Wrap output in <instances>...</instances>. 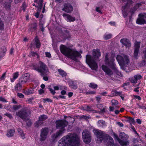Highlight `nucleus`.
I'll use <instances>...</instances> for the list:
<instances>
[{"label": "nucleus", "mask_w": 146, "mask_h": 146, "mask_svg": "<svg viewBox=\"0 0 146 146\" xmlns=\"http://www.w3.org/2000/svg\"><path fill=\"white\" fill-rule=\"evenodd\" d=\"M35 44L36 45V48H39L40 46V43L39 40L38 38H35Z\"/></svg>", "instance_id": "f704fd0d"}, {"label": "nucleus", "mask_w": 146, "mask_h": 146, "mask_svg": "<svg viewBox=\"0 0 146 146\" xmlns=\"http://www.w3.org/2000/svg\"><path fill=\"white\" fill-rule=\"evenodd\" d=\"M124 45L127 46H130V43L129 40L126 38H123L121 39L120 41Z\"/></svg>", "instance_id": "6ab92c4d"}, {"label": "nucleus", "mask_w": 146, "mask_h": 146, "mask_svg": "<svg viewBox=\"0 0 146 146\" xmlns=\"http://www.w3.org/2000/svg\"><path fill=\"white\" fill-rule=\"evenodd\" d=\"M0 101H1L3 102H7V101L5 100L4 98L2 97H0Z\"/></svg>", "instance_id": "4d7b16f0"}, {"label": "nucleus", "mask_w": 146, "mask_h": 146, "mask_svg": "<svg viewBox=\"0 0 146 146\" xmlns=\"http://www.w3.org/2000/svg\"><path fill=\"white\" fill-rule=\"evenodd\" d=\"M29 79V77L25 75H23L19 79V82L21 84L26 82Z\"/></svg>", "instance_id": "f3484780"}, {"label": "nucleus", "mask_w": 146, "mask_h": 146, "mask_svg": "<svg viewBox=\"0 0 146 146\" xmlns=\"http://www.w3.org/2000/svg\"><path fill=\"white\" fill-rule=\"evenodd\" d=\"M131 3V4H132V2L131 1V2H129V3H127V4H128L129 3ZM127 5H125L124 7H123L122 8H123V9L122 10V11L123 12V16H124L125 17L127 16V13L125 12V9L126 8V7H127Z\"/></svg>", "instance_id": "7c9ffc66"}, {"label": "nucleus", "mask_w": 146, "mask_h": 146, "mask_svg": "<svg viewBox=\"0 0 146 146\" xmlns=\"http://www.w3.org/2000/svg\"><path fill=\"white\" fill-rule=\"evenodd\" d=\"M90 118V117L85 115H82L80 117V119H88Z\"/></svg>", "instance_id": "603ef678"}, {"label": "nucleus", "mask_w": 146, "mask_h": 146, "mask_svg": "<svg viewBox=\"0 0 146 146\" xmlns=\"http://www.w3.org/2000/svg\"><path fill=\"white\" fill-rule=\"evenodd\" d=\"M19 76V74L18 72L14 73L13 74V79H11V82H13L14 81V80L16 79Z\"/></svg>", "instance_id": "c9c22d12"}, {"label": "nucleus", "mask_w": 146, "mask_h": 146, "mask_svg": "<svg viewBox=\"0 0 146 146\" xmlns=\"http://www.w3.org/2000/svg\"><path fill=\"white\" fill-rule=\"evenodd\" d=\"M41 121H40L39 120L38 121H37L35 124V126L36 127H38L40 125L42 124V122Z\"/></svg>", "instance_id": "79ce46f5"}, {"label": "nucleus", "mask_w": 146, "mask_h": 146, "mask_svg": "<svg viewBox=\"0 0 146 146\" xmlns=\"http://www.w3.org/2000/svg\"><path fill=\"white\" fill-rule=\"evenodd\" d=\"M15 133V131L13 130L10 129L8 131L7 134V136L8 137L13 136Z\"/></svg>", "instance_id": "c85d7f7f"}, {"label": "nucleus", "mask_w": 146, "mask_h": 146, "mask_svg": "<svg viewBox=\"0 0 146 146\" xmlns=\"http://www.w3.org/2000/svg\"><path fill=\"white\" fill-rule=\"evenodd\" d=\"M49 132V129L47 127L43 128L41 129L39 139L40 141L42 142L46 140L47 137Z\"/></svg>", "instance_id": "9b49d317"}, {"label": "nucleus", "mask_w": 146, "mask_h": 146, "mask_svg": "<svg viewBox=\"0 0 146 146\" xmlns=\"http://www.w3.org/2000/svg\"><path fill=\"white\" fill-rule=\"evenodd\" d=\"M47 118V117L46 115H41L39 118V120L42 121L45 120Z\"/></svg>", "instance_id": "e433bc0d"}, {"label": "nucleus", "mask_w": 146, "mask_h": 146, "mask_svg": "<svg viewBox=\"0 0 146 146\" xmlns=\"http://www.w3.org/2000/svg\"><path fill=\"white\" fill-rule=\"evenodd\" d=\"M139 65L141 66H143L146 65V57L143 56L142 57V60L140 62Z\"/></svg>", "instance_id": "bb28decb"}, {"label": "nucleus", "mask_w": 146, "mask_h": 146, "mask_svg": "<svg viewBox=\"0 0 146 146\" xmlns=\"http://www.w3.org/2000/svg\"><path fill=\"white\" fill-rule=\"evenodd\" d=\"M102 68L105 74L109 76H110L113 74V71L112 70L104 65L102 66Z\"/></svg>", "instance_id": "4468645a"}, {"label": "nucleus", "mask_w": 146, "mask_h": 146, "mask_svg": "<svg viewBox=\"0 0 146 146\" xmlns=\"http://www.w3.org/2000/svg\"><path fill=\"white\" fill-rule=\"evenodd\" d=\"M62 16L64 17L66 20L69 22L74 21L75 20V17H74L66 13H64Z\"/></svg>", "instance_id": "dca6fc26"}, {"label": "nucleus", "mask_w": 146, "mask_h": 146, "mask_svg": "<svg viewBox=\"0 0 146 146\" xmlns=\"http://www.w3.org/2000/svg\"><path fill=\"white\" fill-rule=\"evenodd\" d=\"M119 143L121 146H127L129 144L128 141H123L121 139H119Z\"/></svg>", "instance_id": "393cba45"}, {"label": "nucleus", "mask_w": 146, "mask_h": 146, "mask_svg": "<svg viewBox=\"0 0 146 146\" xmlns=\"http://www.w3.org/2000/svg\"><path fill=\"white\" fill-rule=\"evenodd\" d=\"M5 115L7 116L11 119L13 118V117L12 116L11 114L9 113H6L5 114Z\"/></svg>", "instance_id": "13d9d810"}, {"label": "nucleus", "mask_w": 146, "mask_h": 146, "mask_svg": "<svg viewBox=\"0 0 146 146\" xmlns=\"http://www.w3.org/2000/svg\"><path fill=\"white\" fill-rule=\"evenodd\" d=\"M89 86L94 89H96L97 88L98 86L94 83H91L88 85Z\"/></svg>", "instance_id": "72a5a7b5"}, {"label": "nucleus", "mask_w": 146, "mask_h": 146, "mask_svg": "<svg viewBox=\"0 0 146 146\" xmlns=\"http://www.w3.org/2000/svg\"><path fill=\"white\" fill-rule=\"evenodd\" d=\"M62 10L67 13H70L73 11V7L70 4L66 3L64 5V7Z\"/></svg>", "instance_id": "ddd939ff"}, {"label": "nucleus", "mask_w": 146, "mask_h": 146, "mask_svg": "<svg viewBox=\"0 0 146 146\" xmlns=\"http://www.w3.org/2000/svg\"><path fill=\"white\" fill-rule=\"evenodd\" d=\"M22 88V84L19 82V83L17 84L15 87V90L17 92L20 91L21 90Z\"/></svg>", "instance_id": "cd10ccee"}, {"label": "nucleus", "mask_w": 146, "mask_h": 146, "mask_svg": "<svg viewBox=\"0 0 146 146\" xmlns=\"http://www.w3.org/2000/svg\"><path fill=\"white\" fill-rule=\"evenodd\" d=\"M113 135H114V138L115 139H117V140L119 142V139H121L118 138V135L117 134H116L115 133Z\"/></svg>", "instance_id": "bf43d9fd"}, {"label": "nucleus", "mask_w": 146, "mask_h": 146, "mask_svg": "<svg viewBox=\"0 0 146 146\" xmlns=\"http://www.w3.org/2000/svg\"><path fill=\"white\" fill-rule=\"evenodd\" d=\"M39 93L40 94H42L44 93V91L42 89H40L38 91Z\"/></svg>", "instance_id": "338daca9"}, {"label": "nucleus", "mask_w": 146, "mask_h": 146, "mask_svg": "<svg viewBox=\"0 0 146 146\" xmlns=\"http://www.w3.org/2000/svg\"><path fill=\"white\" fill-rule=\"evenodd\" d=\"M66 93V92L64 90H63L61 92V94L62 95H64Z\"/></svg>", "instance_id": "774afa93"}, {"label": "nucleus", "mask_w": 146, "mask_h": 146, "mask_svg": "<svg viewBox=\"0 0 146 146\" xmlns=\"http://www.w3.org/2000/svg\"><path fill=\"white\" fill-rule=\"evenodd\" d=\"M140 42H135L134 43V50L133 57L137 59L138 58V54L139 52V48L140 47Z\"/></svg>", "instance_id": "f8f14e48"}, {"label": "nucleus", "mask_w": 146, "mask_h": 146, "mask_svg": "<svg viewBox=\"0 0 146 146\" xmlns=\"http://www.w3.org/2000/svg\"><path fill=\"white\" fill-rule=\"evenodd\" d=\"M37 30V25L36 23H33L29 26V31H34Z\"/></svg>", "instance_id": "aec40b11"}, {"label": "nucleus", "mask_w": 146, "mask_h": 146, "mask_svg": "<svg viewBox=\"0 0 146 146\" xmlns=\"http://www.w3.org/2000/svg\"><path fill=\"white\" fill-rule=\"evenodd\" d=\"M4 28V25L2 21L0 18V30H2Z\"/></svg>", "instance_id": "c03bdc74"}, {"label": "nucleus", "mask_w": 146, "mask_h": 146, "mask_svg": "<svg viewBox=\"0 0 146 146\" xmlns=\"http://www.w3.org/2000/svg\"><path fill=\"white\" fill-rule=\"evenodd\" d=\"M58 71L59 72V74L62 77H65L66 75V73L62 70L58 69Z\"/></svg>", "instance_id": "473e14b6"}, {"label": "nucleus", "mask_w": 146, "mask_h": 146, "mask_svg": "<svg viewBox=\"0 0 146 146\" xmlns=\"http://www.w3.org/2000/svg\"><path fill=\"white\" fill-rule=\"evenodd\" d=\"M97 107L101 110V113H105L106 112V107L104 106L102 104H98L97 105Z\"/></svg>", "instance_id": "4be33fe9"}, {"label": "nucleus", "mask_w": 146, "mask_h": 146, "mask_svg": "<svg viewBox=\"0 0 146 146\" xmlns=\"http://www.w3.org/2000/svg\"><path fill=\"white\" fill-rule=\"evenodd\" d=\"M134 78L137 81L138 80L140 79L141 78V76L140 75H135L134 76Z\"/></svg>", "instance_id": "09e8293b"}, {"label": "nucleus", "mask_w": 146, "mask_h": 146, "mask_svg": "<svg viewBox=\"0 0 146 146\" xmlns=\"http://www.w3.org/2000/svg\"><path fill=\"white\" fill-rule=\"evenodd\" d=\"M98 125L100 127H104L106 126V123L103 120H99L98 122Z\"/></svg>", "instance_id": "2f4dec72"}, {"label": "nucleus", "mask_w": 146, "mask_h": 146, "mask_svg": "<svg viewBox=\"0 0 146 146\" xmlns=\"http://www.w3.org/2000/svg\"><path fill=\"white\" fill-rule=\"evenodd\" d=\"M105 63L108 66L112 69H116L114 63V59L112 57H109L108 53H106L105 56Z\"/></svg>", "instance_id": "6e6552de"}, {"label": "nucleus", "mask_w": 146, "mask_h": 146, "mask_svg": "<svg viewBox=\"0 0 146 146\" xmlns=\"http://www.w3.org/2000/svg\"><path fill=\"white\" fill-rule=\"evenodd\" d=\"M128 120L129 121V122L131 123H135V120L134 119L131 117H129Z\"/></svg>", "instance_id": "5fc2aeb1"}, {"label": "nucleus", "mask_w": 146, "mask_h": 146, "mask_svg": "<svg viewBox=\"0 0 146 146\" xmlns=\"http://www.w3.org/2000/svg\"><path fill=\"white\" fill-rule=\"evenodd\" d=\"M101 9L99 7H96V11L100 13H102L101 12Z\"/></svg>", "instance_id": "680f3d73"}, {"label": "nucleus", "mask_w": 146, "mask_h": 146, "mask_svg": "<svg viewBox=\"0 0 146 146\" xmlns=\"http://www.w3.org/2000/svg\"><path fill=\"white\" fill-rule=\"evenodd\" d=\"M22 106L21 105H14L13 106V108L14 110H15L19 109Z\"/></svg>", "instance_id": "58836bf2"}, {"label": "nucleus", "mask_w": 146, "mask_h": 146, "mask_svg": "<svg viewBox=\"0 0 146 146\" xmlns=\"http://www.w3.org/2000/svg\"><path fill=\"white\" fill-rule=\"evenodd\" d=\"M111 102L112 105H115L118 104V102L117 101L115 100H112Z\"/></svg>", "instance_id": "8fccbe9b"}, {"label": "nucleus", "mask_w": 146, "mask_h": 146, "mask_svg": "<svg viewBox=\"0 0 146 146\" xmlns=\"http://www.w3.org/2000/svg\"><path fill=\"white\" fill-rule=\"evenodd\" d=\"M145 3L143 2H141L140 3H137L134 6V8L136 10L140 6L144 3Z\"/></svg>", "instance_id": "ea45409f"}, {"label": "nucleus", "mask_w": 146, "mask_h": 146, "mask_svg": "<svg viewBox=\"0 0 146 146\" xmlns=\"http://www.w3.org/2000/svg\"><path fill=\"white\" fill-rule=\"evenodd\" d=\"M13 0H8V1L5 2L4 4V6L5 8L8 10H9L11 7V3L12 2Z\"/></svg>", "instance_id": "5701e85b"}, {"label": "nucleus", "mask_w": 146, "mask_h": 146, "mask_svg": "<svg viewBox=\"0 0 146 146\" xmlns=\"http://www.w3.org/2000/svg\"><path fill=\"white\" fill-rule=\"evenodd\" d=\"M34 91L33 89H31L24 91V92H23V93L26 95H28L33 94L34 92Z\"/></svg>", "instance_id": "c756f323"}, {"label": "nucleus", "mask_w": 146, "mask_h": 146, "mask_svg": "<svg viewBox=\"0 0 146 146\" xmlns=\"http://www.w3.org/2000/svg\"><path fill=\"white\" fill-rule=\"evenodd\" d=\"M114 144L113 139L110 136H109L107 139V146H113Z\"/></svg>", "instance_id": "412c9836"}, {"label": "nucleus", "mask_w": 146, "mask_h": 146, "mask_svg": "<svg viewBox=\"0 0 146 146\" xmlns=\"http://www.w3.org/2000/svg\"><path fill=\"white\" fill-rule=\"evenodd\" d=\"M80 146L79 138L76 133H70L61 138L58 146Z\"/></svg>", "instance_id": "f257e3e1"}, {"label": "nucleus", "mask_w": 146, "mask_h": 146, "mask_svg": "<svg viewBox=\"0 0 146 146\" xmlns=\"http://www.w3.org/2000/svg\"><path fill=\"white\" fill-rule=\"evenodd\" d=\"M116 59L121 66L127 64L129 62V57L123 54H121V55H117Z\"/></svg>", "instance_id": "423d86ee"}, {"label": "nucleus", "mask_w": 146, "mask_h": 146, "mask_svg": "<svg viewBox=\"0 0 146 146\" xmlns=\"http://www.w3.org/2000/svg\"><path fill=\"white\" fill-rule=\"evenodd\" d=\"M131 82L132 83H136L137 82V81L135 80V79H131Z\"/></svg>", "instance_id": "69168bd1"}, {"label": "nucleus", "mask_w": 146, "mask_h": 146, "mask_svg": "<svg viewBox=\"0 0 146 146\" xmlns=\"http://www.w3.org/2000/svg\"><path fill=\"white\" fill-rule=\"evenodd\" d=\"M138 16L139 17L136 21L137 23L140 25L146 24V21L145 19L143 13H140Z\"/></svg>", "instance_id": "2eb2a0df"}, {"label": "nucleus", "mask_w": 146, "mask_h": 146, "mask_svg": "<svg viewBox=\"0 0 146 146\" xmlns=\"http://www.w3.org/2000/svg\"><path fill=\"white\" fill-rule=\"evenodd\" d=\"M18 131L20 135H21L23 133L22 130L20 129H18Z\"/></svg>", "instance_id": "e2e57ef3"}, {"label": "nucleus", "mask_w": 146, "mask_h": 146, "mask_svg": "<svg viewBox=\"0 0 146 146\" xmlns=\"http://www.w3.org/2000/svg\"><path fill=\"white\" fill-rule=\"evenodd\" d=\"M48 88L50 91V93L53 95H54L55 94L56 92L54 90H53L52 89L50 88Z\"/></svg>", "instance_id": "3c124183"}, {"label": "nucleus", "mask_w": 146, "mask_h": 146, "mask_svg": "<svg viewBox=\"0 0 146 146\" xmlns=\"http://www.w3.org/2000/svg\"><path fill=\"white\" fill-rule=\"evenodd\" d=\"M93 132L97 137V142L98 143H101L104 137V134L103 131L99 129H94L93 130Z\"/></svg>", "instance_id": "9d476101"}, {"label": "nucleus", "mask_w": 146, "mask_h": 146, "mask_svg": "<svg viewBox=\"0 0 146 146\" xmlns=\"http://www.w3.org/2000/svg\"><path fill=\"white\" fill-rule=\"evenodd\" d=\"M119 137L121 139L123 140H127L129 137L124 132L120 133Z\"/></svg>", "instance_id": "b1692460"}, {"label": "nucleus", "mask_w": 146, "mask_h": 146, "mask_svg": "<svg viewBox=\"0 0 146 146\" xmlns=\"http://www.w3.org/2000/svg\"><path fill=\"white\" fill-rule=\"evenodd\" d=\"M60 48L62 54L75 61H78V57L81 58V55L74 49L68 48L63 44L60 45Z\"/></svg>", "instance_id": "f03ea898"}, {"label": "nucleus", "mask_w": 146, "mask_h": 146, "mask_svg": "<svg viewBox=\"0 0 146 146\" xmlns=\"http://www.w3.org/2000/svg\"><path fill=\"white\" fill-rule=\"evenodd\" d=\"M39 25L41 29V31L44 32V28L43 27V24L41 22L39 23Z\"/></svg>", "instance_id": "de8ad7c7"}, {"label": "nucleus", "mask_w": 146, "mask_h": 146, "mask_svg": "<svg viewBox=\"0 0 146 146\" xmlns=\"http://www.w3.org/2000/svg\"><path fill=\"white\" fill-rule=\"evenodd\" d=\"M69 86L70 88L74 89H76L77 88V85L76 84H74L73 81H70L69 83Z\"/></svg>", "instance_id": "a878e982"}, {"label": "nucleus", "mask_w": 146, "mask_h": 146, "mask_svg": "<svg viewBox=\"0 0 146 146\" xmlns=\"http://www.w3.org/2000/svg\"><path fill=\"white\" fill-rule=\"evenodd\" d=\"M86 61L92 70H96L98 68V65L93 57L89 55H86Z\"/></svg>", "instance_id": "0eeeda50"}, {"label": "nucleus", "mask_w": 146, "mask_h": 146, "mask_svg": "<svg viewBox=\"0 0 146 146\" xmlns=\"http://www.w3.org/2000/svg\"><path fill=\"white\" fill-rule=\"evenodd\" d=\"M46 56L50 58L51 57V56L50 53L49 52H45Z\"/></svg>", "instance_id": "6e6d98bb"}, {"label": "nucleus", "mask_w": 146, "mask_h": 146, "mask_svg": "<svg viewBox=\"0 0 146 146\" xmlns=\"http://www.w3.org/2000/svg\"><path fill=\"white\" fill-rule=\"evenodd\" d=\"M112 36V35L111 34H106L104 36V38L106 40H108Z\"/></svg>", "instance_id": "4c0bfd02"}, {"label": "nucleus", "mask_w": 146, "mask_h": 146, "mask_svg": "<svg viewBox=\"0 0 146 146\" xmlns=\"http://www.w3.org/2000/svg\"><path fill=\"white\" fill-rule=\"evenodd\" d=\"M84 142L86 144L89 143L91 142V134L87 130H84L82 134Z\"/></svg>", "instance_id": "1a4fd4ad"}, {"label": "nucleus", "mask_w": 146, "mask_h": 146, "mask_svg": "<svg viewBox=\"0 0 146 146\" xmlns=\"http://www.w3.org/2000/svg\"><path fill=\"white\" fill-rule=\"evenodd\" d=\"M93 54L94 56L96 58H98L101 55V52L98 49L93 50Z\"/></svg>", "instance_id": "a211bd4d"}, {"label": "nucleus", "mask_w": 146, "mask_h": 146, "mask_svg": "<svg viewBox=\"0 0 146 146\" xmlns=\"http://www.w3.org/2000/svg\"><path fill=\"white\" fill-rule=\"evenodd\" d=\"M55 123L56 127L57 129H63L57 131L55 133L52 135V138L54 140L60 136L63 133V131L65 130V129L64 128L67 126L68 123L65 120H59L56 121Z\"/></svg>", "instance_id": "7ed1b4c3"}, {"label": "nucleus", "mask_w": 146, "mask_h": 146, "mask_svg": "<svg viewBox=\"0 0 146 146\" xmlns=\"http://www.w3.org/2000/svg\"><path fill=\"white\" fill-rule=\"evenodd\" d=\"M84 110L87 111H92V109L89 106H87L86 107H85Z\"/></svg>", "instance_id": "49530a36"}, {"label": "nucleus", "mask_w": 146, "mask_h": 146, "mask_svg": "<svg viewBox=\"0 0 146 146\" xmlns=\"http://www.w3.org/2000/svg\"><path fill=\"white\" fill-rule=\"evenodd\" d=\"M143 56L146 57V47L143 50Z\"/></svg>", "instance_id": "052dcab7"}, {"label": "nucleus", "mask_w": 146, "mask_h": 146, "mask_svg": "<svg viewBox=\"0 0 146 146\" xmlns=\"http://www.w3.org/2000/svg\"><path fill=\"white\" fill-rule=\"evenodd\" d=\"M38 3L39 6V7H38V8H39L40 9H41L42 7V6L43 3V0H39Z\"/></svg>", "instance_id": "37998d69"}, {"label": "nucleus", "mask_w": 146, "mask_h": 146, "mask_svg": "<svg viewBox=\"0 0 146 146\" xmlns=\"http://www.w3.org/2000/svg\"><path fill=\"white\" fill-rule=\"evenodd\" d=\"M40 10L41 9H40L38 8L37 12L35 13V16L37 18H38L39 17Z\"/></svg>", "instance_id": "a18cd8bd"}, {"label": "nucleus", "mask_w": 146, "mask_h": 146, "mask_svg": "<svg viewBox=\"0 0 146 146\" xmlns=\"http://www.w3.org/2000/svg\"><path fill=\"white\" fill-rule=\"evenodd\" d=\"M17 96L19 98H23L24 97V96L21 93H17Z\"/></svg>", "instance_id": "864d4df0"}, {"label": "nucleus", "mask_w": 146, "mask_h": 146, "mask_svg": "<svg viewBox=\"0 0 146 146\" xmlns=\"http://www.w3.org/2000/svg\"><path fill=\"white\" fill-rule=\"evenodd\" d=\"M32 67L33 69L40 73L42 76L47 75L49 73L48 67L44 63L41 61H39L38 64H33Z\"/></svg>", "instance_id": "20e7f679"}, {"label": "nucleus", "mask_w": 146, "mask_h": 146, "mask_svg": "<svg viewBox=\"0 0 146 146\" xmlns=\"http://www.w3.org/2000/svg\"><path fill=\"white\" fill-rule=\"evenodd\" d=\"M96 98V100L98 102L100 101L101 99V98L100 96H97Z\"/></svg>", "instance_id": "0e129e2a"}, {"label": "nucleus", "mask_w": 146, "mask_h": 146, "mask_svg": "<svg viewBox=\"0 0 146 146\" xmlns=\"http://www.w3.org/2000/svg\"><path fill=\"white\" fill-rule=\"evenodd\" d=\"M30 55L32 57H35L36 56H37V58H38V54L35 52H31L30 53Z\"/></svg>", "instance_id": "a19ab883"}, {"label": "nucleus", "mask_w": 146, "mask_h": 146, "mask_svg": "<svg viewBox=\"0 0 146 146\" xmlns=\"http://www.w3.org/2000/svg\"><path fill=\"white\" fill-rule=\"evenodd\" d=\"M16 115L23 120L28 119L31 114V110L27 108H24L16 112Z\"/></svg>", "instance_id": "39448f33"}]
</instances>
